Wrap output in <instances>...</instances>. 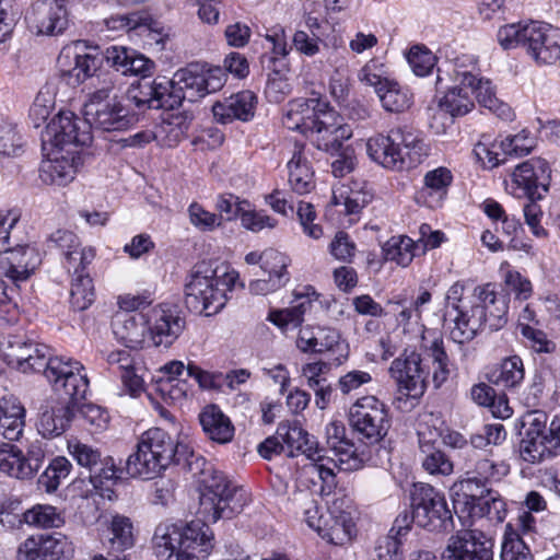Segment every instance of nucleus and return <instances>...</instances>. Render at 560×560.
I'll return each mask as SVG.
<instances>
[{
	"instance_id": "052dcab7",
	"label": "nucleus",
	"mask_w": 560,
	"mask_h": 560,
	"mask_svg": "<svg viewBox=\"0 0 560 560\" xmlns=\"http://www.w3.org/2000/svg\"><path fill=\"white\" fill-rule=\"evenodd\" d=\"M420 454L422 467L430 475L450 476L453 472V462L440 447Z\"/></svg>"
},
{
	"instance_id": "dca6fc26",
	"label": "nucleus",
	"mask_w": 560,
	"mask_h": 560,
	"mask_svg": "<svg viewBox=\"0 0 560 560\" xmlns=\"http://www.w3.org/2000/svg\"><path fill=\"white\" fill-rule=\"evenodd\" d=\"M351 136V128L342 124V118L330 106L322 114L316 127L306 135L317 149L329 153L338 152L342 142Z\"/></svg>"
},
{
	"instance_id": "4d7b16f0",
	"label": "nucleus",
	"mask_w": 560,
	"mask_h": 560,
	"mask_svg": "<svg viewBox=\"0 0 560 560\" xmlns=\"http://www.w3.org/2000/svg\"><path fill=\"white\" fill-rule=\"evenodd\" d=\"M63 258L65 268L71 277H75L80 273L90 272V265L95 258V250L92 247L79 245L75 249L67 252Z\"/></svg>"
},
{
	"instance_id": "13d9d810",
	"label": "nucleus",
	"mask_w": 560,
	"mask_h": 560,
	"mask_svg": "<svg viewBox=\"0 0 560 560\" xmlns=\"http://www.w3.org/2000/svg\"><path fill=\"white\" fill-rule=\"evenodd\" d=\"M308 307L311 302L304 301L289 308L270 312L268 319L281 329L295 328L302 324L303 315Z\"/></svg>"
},
{
	"instance_id": "3c124183",
	"label": "nucleus",
	"mask_w": 560,
	"mask_h": 560,
	"mask_svg": "<svg viewBox=\"0 0 560 560\" xmlns=\"http://www.w3.org/2000/svg\"><path fill=\"white\" fill-rule=\"evenodd\" d=\"M191 121L192 115L187 112L170 115L161 126V131L165 133L166 138L165 144L167 147H174L183 140L188 132Z\"/></svg>"
},
{
	"instance_id": "774afa93",
	"label": "nucleus",
	"mask_w": 560,
	"mask_h": 560,
	"mask_svg": "<svg viewBox=\"0 0 560 560\" xmlns=\"http://www.w3.org/2000/svg\"><path fill=\"white\" fill-rule=\"evenodd\" d=\"M290 280V273L267 275V278H259L250 281L249 291L257 295H266L283 288Z\"/></svg>"
},
{
	"instance_id": "ea45409f",
	"label": "nucleus",
	"mask_w": 560,
	"mask_h": 560,
	"mask_svg": "<svg viewBox=\"0 0 560 560\" xmlns=\"http://www.w3.org/2000/svg\"><path fill=\"white\" fill-rule=\"evenodd\" d=\"M452 180L453 175L446 167H438L429 171L424 175V186L420 194L423 197L431 198V200L428 201L430 207L439 206L442 199L446 196Z\"/></svg>"
},
{
	"instance_id": "bb28decb",
	"label": "nucleus",
	"mask_w": 560,
	"mask_h": 560,
	"mask_svg": "<svg viewBox=\"0 0 560 560\" xmlns=\"http://www.w3.org/2000/svg\"><path fill=\"white\" fill-rule=\"evenodd\" d=\"M68 397V401H57L40 413L37 430L43 438L59 436L69 428L75 416V404L82 398Z\"/></svg>"
},
{
	"instance_id": "e2e57ef3",
	"label": "nucleus",
	"mask_w": 560,
	"mask_h": 560,
	"mask_svg": "<svg viewBox=\"0 0 560 560\" xmlns=\"http://www.w3.org/2000/svg\"><path fill=\"white\" fill-rule=\"evenodd\" d=\"M528 28L529 23H514L504 25L498 31V40L503 49H512L517 46L525 48L527 39L524 35Z\"/></svg>"
},
{
	"instance_id": "1a4fd4ad",
	"label": "nucleus",
	"mask_w": 560,
	"mask_h": 560,
	"mask_svg": "<svg viewBox=\"0 0 560 560\" xmlns=\"http://www.w3.org/2000/svg\"><path fill=\"white\" fill-rule=\"evenodd\" d=\"M47 443L36 439L27 443L25 450L3 442L0 444V474L20 481L33 480L43 467Z\"/></svg>"
},
{
	"instance_id": "5701e85b",
	"label": "nucleus",
	"mask_w": 560,
	"mask_h": 560,
	"mask_svg": "<svg viewBox=\"0 0 560 560\" xmlns=\"http://www.w3.org/2000/svg\"><path fill=\"white\" fill-rule=\"evenodd\" d=\"M520 455L523 460L530 464L560 455V418L556 417L550 422L548 434L522 438Z\"/></svg>"
},
{
	"instance_id": "79ce46f5",
	"label": "nucleus",
	"mask_w": 560,
	"mask_h": 560,
	"mask_svg": "<svg viewBox=\"0 0 560 560\" xmlns=\"http://www.w3.org/2000/svg\"><path fill=\"white\" fill-rule=\"evenodd\" d=\"M524 378L523 361L514 355L504 360L501 365L488 375L490 383L503 388H514L521 384Z\"/></svg>"
},
{
	"instance_id": "864d4df0",
	"label": "nucleus",
	"mask_w": 560,
	"mask_h": 560,
	"mask_svg": "<svg viewBox=\"0 0 560 560\" xmlns=\"http://www.w3.org/2000/svg\"><path fill=\"white\" fill-rule=\"evenodd\" d=\"M71 469V463L63 456L54 458L45 471L38 478V483L42 485L47 492L57 490L60 481L68 477Z\"/></svg>"
},
{
	"instance_id": "de8ad7c7",
	"label": "nucleus",
	"mask_w": 560,
	"mask_h": 560,
	"mask_svg": "<svg viewBox=\"0 0 560 560\" xmlns=\"http://www.w3.org/2000/svg\"><path fill=\"white\" fill-rule=\"evenodd\" d=\"M122 470L115 464L113 457L101 458L90 472L89 479L93 487L101 491H112V486L121 478Z\"/></svg>"
},
{
	"instance_id": "6e6d98bb",
	"label": "nucleus",
	"mask_w": 560,
	"mask_h": 560,
	"mask_svg": "<svg viewBox=\"0 0 560 560\" xmlns=\"http://www.w3.org/2000/svg\"><path fill=\"white\" fill-rule=\"evenodd\" d=\"M386 260L407 267L413 259L412 240L409 237H392L383 247Z\"/></svg>"
},
{
	"instance_id": "2f4dec72",
	"label": "nucleus",
	"mask_w": 560,
	"mask_h": 560,
	"mask_svg": "<svg viewBox=\"0 0 560 560\" xmlns=\"http://www.w3.org/2000/svg\"><path fill=\"white\" fill-rule=\"evenodd\" d=\"M205 434L213 442L226 444L234 436V425L229 417L215 405L206 406L199 413Z\"/></svg>"
},
{
	"instance_id": "4468645a",
	"label": "nucleus",
	"mask_w": 560,
	"mask_h": 560,
	"mask_svg": "<svg viewBox=\"0 0 560 560\" xmlns=\"http://www.w3.org/2000/svg\"><path fill=\"white\" fill-rule=\"evenodd\" d=\"M346 427L340 421H331L326 427V442L335 458L334 463L340 470L355 471L361 469L370 460L369 452L359 451L353 442L346 436Z\"/></svg>"
},
{
	"instance_id": "a211bd4d",
	"label": "nucleus",
	"mask_w": 560,
	"mask_h": 560,
	"mask_svg": "<svg viewBox=\"0 0 560 560\" xmlns=\"http://www.w3.org/2000/svg\"><path fill=\"white\" fill-rule=\"evenodd\" d=\"M82 163L81 154L74 151L51 150L40 163L39 178L47 185L66 186L74 179Z\"/></svg>"
},
{
	"instance_id": "338daca9",
	"label": "nucleus",
	"mask_w": 560,
	"mask_h": 560,
	"mask_svg": "<svg viewBox=\"0 0 560 560\" xmlns=\"http://www.w3.org/2000/svg\"><path fill=\"white\" fill-rule=\"evenodd\" d=\"M190 223L202 232L213 231L221 225L220 218L208 210L201 205L192 202L188 208Z\"/></svg>"
},
{
	"instance_id": "c9c22d12",
	"label": "nucleus",
	"mask_w": 560,
	"mask_h": 560,
	"mask_svg": "<svg viewBox=\"0 0 560 560\" xmlns=\"http://www.w3.org/2000/svg\"><path fill=\"white\" fill-rule=\"evenodd\" d=\"M202 66L189 63L174 73V83L178 94H184V101L195 102L205 97Z\"/></svg>"
},
{
	"instance_id": "72a5a7b5",
	"label": "nucleus",
	"mask_w": 560,
	"mask_h": 560,
	"mask_svg": "<svg viewBox=\"0 0 560 560\" xmlns=\"http://www.w3.org/2000/svg\"><path fill=\"white\" fill-rule=\"evenodd\" d=\"M468 459L465 464V470L471 474V478H477L486 483L487 481H499L510 471V466L503 460H493L486 456H480L474 448L468 447Z\"/></svg>"
},
{
	"instance_id": "c756f323",
	"label": "nucleus",
	"mask_w": 560,
	"mask_h": 560,
	"mask_svg": "<svg viewBox=\"0 0 560 560\" xmlns=\"http://www.w3.org/2000/svg\"><path fill=\"white\" fill-rule=\"evenodd\" d=\"M448 313L450 337L454 342L465 343L472 340L485 325V317L481 310L471 307H457Z\"/></svg>"
},
{
	"instance_id": "412c9836",
	"label": "nucleus",
	"mask_w": 560,
	"mask_h": 560,
	"mask_svg": "<svg viewBox=\"0 0 560 560\" xmlns=\"http://www.w3.org/2000/svg\"><path fill=\"white\" fill-rule=\"evenodd\" d=\"M84 117L90 130L95 128L106 132L126 130L136 121L135 115L116 97L98 108L91 106L90 112H84Z\"/></svg>"
},
{
	"instance_id": "0e129e2a",
	"label": "nucleus",
	"mask_w": 560,
	"mask_h": 560,
	"mask_svg": "<svg viewBox=\"0 0 560 560\" xmlns=\"http://www.w3.org/2000/svg\"><path fill=\"white\" fill-rule=\"evenodd\" d=\"M520 434L522 438L548 434V430H546L547 415L541 410H532L524 413L520 419Z\"/></svg>"
},
{
	"instance_id": "cd10ccee",
	"label": "nucleus",
	"mask_w": 560,
	"mask_h": 560,
	"mask_svg": "<svg viewBox=\"0 0 560 560\" xmlns=\"http://www.w3.org/2000/svg\"><path fill=\"white\" fill-rule=\"evenodd\" d=\"M277 434L287 445L290 456L301 453L310 460H318L322 457V452H325L318 446L314 436H311L298 422L280 423Z\"/></svg>"
},
{
	"instance_id": "b1692460",
	"label": "nucleus",
	"mask_w": 560,
	"mask_h": 560,
	"mask_svg": "<svg viewBox=\"0 0 560 560\" xmlns=\"http://www.w3.org/2000/svg\"><path fill=\"white\" fill-rule=\"evenodd\" d=\"M455 81L464 86H468L471 96L475 95L481 106L493 112L498 117L504 120L512 119L514 114L511 107L497 97L494 88L489 80L477 78L469 71L456 70Z\"/></svg>"
},
{
	"instance_id": "c85d7f7f",
	"label": "nucleus",
	"mask_w": 560,
	"mask_h": 560,
	"mask_svg": "<svg viewBox=\"0 0 560 560\" xmlns=\"http://www.w3.org/2000/svg\"><path fill=\"white\" fill-rule=\"evenodd\" d=\"M318 534L334 545L342 546L351 541L355 534L351 513L340 510L335 503L328 509Z\"/></svg>"
},
{
	"instance_id": "2eb2a0df",
	"label": "nucleus",
	"mask_w": 560,
	"mask_h": 560,
	"mask_svg": "<svg viewBox=\"0 0 560 560\" xmlns=\"http://www.w3.org/2000/svg\"><path fill=\"white\" fill-rule=\"evenodd\" d=\"M525 49L538 65H553L560 61V31L532 21L525 32Z\"/></svg>"
},
{
	"instance_id": "680f3d73",
	"label": "nucleus",
	"mask_w": 560,
	"mask_h": 560,
	"mask_svg": "<svg viewBox=\"0 0 560 560\" xmlns=\"http://www.w3.org/2000/svg\"><path fill=\"white\" fill-rule=\"evenodd\" d=\"M215 208L220 212V215H218L220 221L222 219L232 221L242 218L245 209L249 208V202L233 194H222L218 196Z\"/></svg>"
},
{
	"instance_id": "c03bdc74",
	"label": "nucleus",
	"mask_w": 560,
	"mask_h": 560,
	"mask_svg": "<svg viewBox=\"0 0 560 560\" xmlns=\"http://www.w3.org/2000/svg\"><path fill=\"white\" fill-rule=\"evenodd\" d=\"M154 101L153 104L155 109H174L179 107L184 102V94H178L176 84L174 83V77L167 79L165 77H158L152 80Z\"/></svg>"
},
{
	"instance_id": "6ab92c4d",
	"label": "nucleus",
	"mask_w": 560,
	"mask_h": 560,
	"mask_svg": "<svg viewBox=\"0 0 560 560\" xmlns=\"http://www.w3.org/2000/svg\"><path fill=\"white\" fill-rule=\"evenodd\" d=\"M328 107L329 104L320 97L293 100L285 107L282 124L306 136Z\"/></svg>"
},
{
	"instance_id": "e433bc0d",
	"label": "nucleus",
	"mask_w": 560,
	"mask_h": 560,
	"mask_svg": "<svg viewBox=\"0 0 560 560\" xmlns=\"http://www.w3.org/2000/svg\"><path fill=\"white\" fill-rule=\"evenodd\" d=\"M36 351L35 342L26 340L23 336H9L1 345V352L8 365L30 373V364L24 363L32 351Z\"/></svg>"
},
{
	"instance_id": "9d476101",
	"label": "nucleus",
	"mask_w": 560,
	"mask_h": 560,
	"mask_svg": "<svg viewBox=\"0 0 560 560\" xmlns=\"http://www.w3.org/2000/svg\"><path fill=\"white\" fill-rule=\"evenodd\" d=\"M105 55L97 47L88 46L84 40H77L62 48L58 57L61 79L71 86H77L93 79L100 71Z\"/></svg>"
},
{
	"instance_id": "f03ea898",
	"label": "nucleus",
	"mask_w": 560,
	"mask_h": 560,
	"mask_svg": "<svg viewBox=\"0 0 560 560\" xmlns=\"http://www.w3.org/2000/svg\"><path fill=\"white\" fill-rule=\"evenodd\" d=\"M392 377L411 397L422 396L430 383L440 388L448 380L450 359L442 338L423 345L422 352L405 349L389 368Z\"/></svg>"
},
{
	"instance_id": "4be33fe9",
	"label": "nucleus",
	"mask_w": 560,
	"mask_h": 560,
	"mask_svg": "<svg viewBox=\"0 0 560 560\" xmlns=\"http://www.w3.org/2000/svg\"><path fill=\"white\" fill-rule=\"evenodd\" d=\"M472 298L470 307L472 311H482L485 325L488 324L491 330H498L506 324L509 310L506 296L497 292L492 283L476 287Z\"/></svg>"
},
{
	"instance_id": "a18cd8bd",
	"label": "nucleus",
	"mask_w": 560,
	"mask_h": 560,
	"mask_svg": "<svg viewBox=\"0 0 560 560\" xmlns=\"http://www.w3.org/2000/svg\"><path fill=\"white\" fill-rule=\"evenodd\" d=\"M108 549L124 553L135 545L133 526L131 521L122 515H115L110 522Z\"/></svg>"
},
{
	"instance_id": "f704fd0d",
	"label": "nucleus",
	"mask_w": 560,
	"mask_h": 560,
	"mask_svg": "<svg viewBox=\"0 0 560 560\" xmlns=\"http://www.w3.org/2000/svg\"><path fill=\"white\" fill-rule=\"evenodd\" d=\"M113 331L127 348H138L144 339L148 326L142 315L125 313L116 316Z\"/></svg>"
},
{
	"instance_id": "0eeeda50",
	"label": "nucleus",
	"mask_w": 560,
	"mask_h": 560,
	"mask_svg": "<svg viewBox=\"0 0 560 560\" xmlns=\"http://www.w3.org/2000/svg\"><path fill=\"white\" fill-rule=\"evenodd\" d=\"M512 176L528 198L523 208L526 224L536 237H547V231L540 225L542 211L536 200L541 199L549 189L551 170L548 162L540 158L530 159L517 165Z\"/></svg>"
},
{
	"instance_id": "ddd939ff",
	"label": "nucleus",
	"mask_w": 560,
	"mask_h": 560,
	"mask_svg": "<svg viewBox=\"0 0 560 560\" xmlns=\"http://www.w3.org/2000/svg\"><path fill=\"white\" fill-rule=\"evenodd\" d=\"M42 259L38 250L31 245H16L0 253V281L20 288L35 269Z\"/></svg>"
},
{
	"instance_id": "39448f33",
	"label": "nucleus",
	"mask_w": 560,
	"mask_h": 560,
	"mask_svg": "<svg viewBox=\"0 0 560 560\" xmlns=\"http://www.w3.org/2000/svg\"><path fill=\"white\" fill-rule=\"evenodd\" d=\"M35 349L25 362L30 364V372H43L55 392L85 398L90 382L81 362L61 355L51 357L45 345L35 343Z\"/></svg>"
},
{
	"instance_id": "a19ab883",
	"label": "nucleus",
	"mask_w": 560,
	"mask_h": 560,
	"mask_svg": "<svg viewBox=\"0 0 560 560\" xmlns=\"http://www.w3.org/2000/svg\"><path fill=\"white\" fill-rule=\"evenodd\" d=\"M467 515L487 517L490 522L502 523L506 516V504L498 491L490 489L475 506H470Z\"/></svg>"
},
{
	"instance_id": "f3484780",
	"label": "nucleus",
	"mask_w": 560,
	"mask_h": 560,
	"mask_svg": "<svg viewBox=\"0 0 560 560\" xmlns=\"http://www.w3.org/2000/svg\"><path fill=\"white\" fill-rule=\"evenodd\" d=\"M71 542L60 534L40 535L27 538L18 549V560H69Z\"/></svg>"
},
{
	"instance_id": "473e14b6",
	"label": "nucleus",
	"mask_w": 560,
	"mask_h": 560,
	"mask_svg": "<svg viewBox=\"0 0 560 560\" xmlns=\"http://www.w3.org/2000/svg\"><path fill=\"white\" fill-rule=\"evenodd\" d=\"M465 478L454 483L452 488L453 508L456 514H467L470 506H475L477 501L486 494L490 489L486 488V483L477 478H471V474L465 470Z\"/></svg>"
},
{
	"instance_id": "aec40b11",
	"label": "nucleus",
	"mask_w": 560,
	"mask_h": 560,
	"mask_svg": "<svg viewBox=\"0 0 560 560\" xmlns=\"http://www.w3.org/2000/svg\"><path fill=\"white\" fill-rule=\"evenodd\" d=\"M28 23L38 35H58L68 26V11L63 0H44L32 7Z\"/></svg>"
},
{
	"instance_id": "393cba45",
	"label": "nucleus",
	"mask_w": 560,
	"mask_h": 560,
	"mask_svg": "<svg viewBox=\"0 0 560 560\" xmlns=\"http://www.w3.org/2000/svg\"><path fill=\"white\" fill-rule=\"evenodd\" d=\"M186 326L185 318L176 307L161 305L154 310V324L150 328L151 339L155 347H171L180 336Z\"/></svg>"
},
{
	"instance_id": "37998d69",
	"label": "nucleus",
	"mask_w": 560,
	"mask_h": 560,
	"mask_svg": "<svg viewBox=\"0 0 560 560\" xmlns=\"http://www.w3.org/2000/svg\"><path fill=\"white\" fill-rule=\"evenodd\" d=\"M457 83L439 102L440 108L452 117L464 116L475 106L469 88Z\"/></svg>"
},
{
	"instance_id": "5fc2aeb1",
	"label": "nucleus",
	"mask_w": 560,
	"mask_h": 560,
	"mask_svg": "<svg viewBox=\"0 0 560 560\" xmlns=\"http://www.w3.org/2000/svg\"><path fill=\"white\" fill-rule=\"evenodd\" d=\"M19 288L0 281V325H12L19 320V307L15 301Z\"/></svg>"
},
{
	"instance_id": "7c9ffc66",
	"label": "nucleus",
	"mask_w": 560,
	"mask_h": 560,
	"mask_svg": "<svg viewBox=\"0 0 560 560\" xmlns=\"http://www.w3.org/2000/svg\"><path fill=\"white\" fill-rule=\"evenodd\" d=\"M105 60L115 71L124 75H142L144 78L153 68V61L126 47L112 46L107 48Z\"/></svg>"
},
{
	"instance_id": "09e8293b",
	"label": "nucleus",
	"mask_w": 560,
	"mask_h": 560,
	"mask_svg": "<svg viewBox=\"0 0 560 560\" xmlns=\"http://www.w3.org/2000/svg\"><path fill=\"white\" fill-rule=\"evenodd\" d=\"M25 524L37 528L60 527L65 523L62 514L52 505L37 504L23 513Z\"/></svg>"
},
{
	"instance_id": "423d86ee",
	"label": "nucleus",
	"mask_w": 560,
	"mask_h": 560,
	"mask_svg": "<svg viewBox=\"0 0 560 560\" xmlns=\"http://www.w3.org/2000/svg\"><path fill=\"white\" fill-rule=\"evenodd\" d=\"M423 142L406 127L393 128L387 135L377 133L366 141L370 159L384 168L404 171L422 162Z\"/></svg>"
},
{
	"instance_id": "f257e3e1",
	"label": "nucleus",
	"mask_w": 560,
	"mask_h": 560,
	"mask_svg": "<svg viewBox=\"0 0 560 560\" xmlns=\"http://www.w3.org/2000/svg\"><path fill=\"white\" fill-rule=\"evenodd\" d=\"M183 465L198 482V521L184 527L160 523L152 537L154 555L160 560H203L213 549V534L207 523L229 520L242 512L244 501L228 477L202 455L186 445Z\"/></svg>"
},
{
	"instance_id": "58836bf2",
	"label": "nucleus",
	"mask_w": 560,
	"mask_h": 560,
	"mask_svg": "<svg viewBox=\"0 0 560 560\" xmlns=\"http://www.w3.org/2000/svg\"><path fill=\"white\" fill-rule=\"evenodd\" d=\"M378 97L383 108L390 113H402L412 104L410 91L394 81H386L378 88Z\"/></svg>"
},
{
	"instance_id": "9b49d317",
	"label": "nucleus",
	"mask_w": 560,
	"mask_h": 560,
	"mask_svg": "<svg viewBox=\"0 0 560 560\" xmlns=\"http://www.w3.org/2000/svg\"><path fill=\"white\" fill-rule=\"evenodd\" d=\"M413 520L418 526L430 532H447L453 528V516L444 494L432 486H415L411 495Z\"/></svg>"
},
{
	"instance_id": "bf43d9fd",
	"label": "nucleus",
	"mask_w": 560,
	"mask_h": 560,
	"mask_svg": "<svg viewBox=\"0 0 560 560\" xmlns=\"http://www.w3.org/2000/svg\"><path fill=\"white\" fill-rule=\"evenodd\" d=\"M68 451L78 465L88 469L89 472L100 464L102 458L97 448H94L78 439H71L68 441Z\"/></svg>"
},
{
	"instance_id": "6e6552de",
	"label": "nucleus",
	"mask_w": 560,
	"mask_h": 560,
	"mask_svg": "<svg viewBox=\"0 0 560 560\" xmlns=\"http://www.w3.org/2000/svg\"><path fill=\"white\" fill-rule=\"evenodd\" d=\"M349 423L359 442L374 446L387 435L390 418L384 402L375 396H364L350 407Z\"/></svg>"
},
{
	"instance_id": "a878e982",
	"label": "nucleus",
	"mask_w": 560,
	"mask_h": 560,
	"mask_svg": "<svg viewBox=\"0 0 560 560\" xmlns=\"http://www.w3.org/2000/svg\"><path fill=\"white\" fill-rule=\"evenodd\" d=\"M256 104L257 96L252 91L245 90L214 103L212 113L220 124H229L234 119L248 121L255 115Z\"/></svg>"
},
{
	"instance_id": "f8f14e48",
	"label": "nucleus",
	"mask_w": 560,
	"mask_h": 560,
	"mask_svg": "<svg viewBox=\"0 0 560 560\" xmlns=\"http://www.w3.org/2000/svg\"><path fill=\"white\" fill-rule=\"evenodd\" d=\"M92 135L85 117L80 118L72 112H61L47 125L43 137L44 144L49 143L52 150L67 153V149L81 154L79 147L91 143Z\"/></svg>"
},
{
	"instance_id": "4c0bfd02",
	"label": "nucleus",
	"mask_w": 560,
	"mask_h": 560,
	"mask_svg": "<svg viewBox=\"0 0 560 560\" xmlns=\"http://www.w3.org/2000/svg\"><path fill=\"white\" fill-rule=\"evenodd\" d=\"M289 183L296 194L304 195L315 187L314 172L303 156L302 151H295L288 162Z\"/></svg>"
},
{
	"instance_id": "49530a36",
	"label": "nucleus",
	"mask_w": 560,
	"mask_h": 560,
	"mask_svg": "<svg viewBox=\"0 0 560 560\" xmlns=\"http://www.w3.org/2000/svg\"><path fill=\"white\" fill-rule=\"evenodd\" d=\"M94 299L95 291L90 272L71 277L70 305L72 310L84 311L92 305Z\"/></svg>"
},
{
	"instance_id": "603ef678",
	"label": "nucleus",
	"mask_w": 560,
	"mask_h": 560,
	"mask_svg": "<svg viewBox=\"0 0 560 560\" xmlns=\"http://www.w3.org/2000/svg\"><path fill=\"white\" fill-rule=\"evenodd\" d=\"M138 20V28L145 35L149 40L163 49L171 36V28L160 21L155 20L151 14L140 11Z\"/></svg>"
},
{
	"instance_id": "7ed1b4c3",
	"label": "nucleus",
	"mask_w": 560,
	"mask_h": 560,
	"mask_svg": "<svg viewBox=\"0 0 560 560\" xmlns=\"http://www.w3.org/2000/svg\"><path fill=\"white\" fill-rule=\"evenodd\" d=\"M238 273L212 261H200L190 270L185 282V305L196 314L213 316L226 305Z\"/></svg>"
},
{
	"instance_id": "69168bd1",
	"label": "nucleus",
	"mask_w": 560,
	"mask_h": 560,
	"mask_svg": "<svg viewBox=\"0 0 560 560\" xmlns=\"http://www.w3.org/2000/svg\"><path fill=\"white\" fill-rule=\"evenodd\" d=\"M407 60L415 74L419 77L429 74L435 65V56L430 50L419 46L409 50Z\"/></svg>"
},
{
	"instance_id": "8fccbe9b",
	"label": "nucleus",
	"mask_w": 560,
	"mask_h": 560,
	"mask_svg": "<svg viewBox=\"0 0 560 560\" xmlns=\"http://www.w3.org/2000/svg\"><path fill=\"white\" fill-rule=\"evenodd\" d=\"M501 560H533V555L521 535L511 524H506L502 548Z\"/></svg>"
},
{
	"instance_id": "20e7f679",
	"label": "nucleus",
	"mask_w": 560,
	"mask_h": 560,
	"mask_svg": "<svg viewBox=\"0 0 560 560\" xmlns=\"http://www.w3.org/2000/svg\"><path fill=\"white\" fill-rule=\"evenodd\" d=\"M185 452L186 444L160 428H152L141 434L136 452L126 460V471L132 478L153 479L171 464H180Z\"/></svg>"
}]
</instances>
